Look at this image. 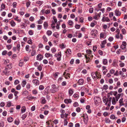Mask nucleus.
I'll return each instance as SVG.
<instances>
[{
  "instance_id": "obj_26",
  "label": "nucleus",
  "mask_w": 127,
  "mask_h": 127,
  "mask_svg": "<svg viewBox=\"0 0 127 127\" xmlns=\"http://www.w3.org/2000/svg\"><path fill=\"white\" fill-rule=\"evenodd\" d=\"M43 25L44 29H46L48 26V23L46 22H44Z\"/></svg>"
},
{
  "instance_id": "obj_56",
  "label": "nucleus",
  "mask_w": 127,
  "mask_h": 127,
  "mask_svg": "<svg viewBox=\"0 0 127 127\" xmlns=\"http://www.w3.org/2000/svg\"><path fill=\"white\" fill-rule=\"evenodd\" d=\"M86 52L88 54H90L91 53V51L90 50H86Z\"/></svg>"
},
{
  "instance_id": "obj_40",
  "label": "nucleus",
  "mask_w": 127,
  "mask_h": 127,
  "mask_svg": "<svg viewBox=\"0 0 127 127\" xmlns=\"http://www.w3.org/2000/svg\"><path fill=\"white\" fill-rule=\"evenodd\" d=\"M66 46L64 45V44H62L60 45V47L61 49H63L65 48Z\"/></svg>"
},
{
  "instance_id": "obj_39",
  "label": "nucleus",
  "mask_w": 127,
  "mask_h": 127,
  "mask_svg": "<svg viewBox=\"0 0 127 127\" xmlns=\"http://www.w3.org/2000/svg\"><path fill=\"white\" fill-rule=\"evenodd\" d=\"M27 116V113H25L23 114L22 117V118L23 120H24L25 118H26Z\"/></svg>"
},
{
  "instance_id": "obj_24",
  "label": "nucleus",
  "mask_w": 127,
  "mask_h": 127,
  "mask_svg": "<svg viewBox=\"0 0 127 127\" xmlns=\"http://www.w3.org/2000/svg\"><path fill=\"white\" fill-rule=\"evenodd\" d=\"M85 118H84V122L85 123L86 122L87 123L88 120V116L87 115H86L85 116Z\"/></svg>"
},
{
  "instance_id": "obj_5",
  "label": "nucleus",
  "mask_w": 127,
  "mask_h": 127,
  "mask_svg": "<svg viewBox=\"0 0 127 127\" xmlns=\"http://www.w3.org/2000/svg\"><path fill=\"white\" fill-rule=\"evenodd\" d=\"M97 33V30L93 29L91 31V34L93 36H96Z\"/></svg>"
},
{
  "instance_id": "obj_11",
  "label": "nucleus",
  "mask_w": 127,
  "mask_h": 127,
  "mask_svg": "<svg viewBox=\"0 0 127 127\" xmlns=\"http://www.w3.org/2000/svg\"><path fill=\"white\" fill-rule=\"evenodd\" d=\"M43 58V57L40 54L38 55L36 57L37 60L40 61Z\"/></svg>"
},
{
  "instance_id": "obj_41",
  "label": "nucleus",
  "mask_w": 127,
  "mask_h": 127,
  "mask_svg": "<svg viewBox=\"0 0 127 127\" xmlns=\"http://www.w3.org/2000/svg\"><path fill=\"white\" fill-rule=\"evenodd\" d=\"M21 89V86L20 84L18 85L16 87V89L18 90H20Z\"/></svg>"
},
{
  "instance_id": "obj_63",
  "label": "nucleus",
  "mask_w": 127,
  "mask_h": 127,
  "mask_svg": "<svg viewBox=\"0 0 127 127\" xmlns=\"http://www.w3.org/2000/svg\"><path fill=\"white\" fill-rule=\"evenodd\" d=\"M17 3L16 2H13V6L14 8H15L16 7Z\"/></svg>"
},
{
  "instance_id": "obj_50",
  "label": "nucleus",
  "mask_w": 127,
  "mask_h": 127,
  "mask_svg": "<svg viewBox=\"0 0 127 127\" xmlns=\"http://www.w3.org/2000/svg\"><path fill=\"white\" fill-rule=\"evenodd\" d=\"M13 97V95L12 94H10L8 96V98L9 99H11Z\"/></svg>"
},
{
  "instance_id": "obj_42",
  "label": "nucleus",
  "mask_w": 127,
  "mask_h": 127,
  "mask_svg": "<svg viewBox=\"0 0 127 127\" xmlns=\"http://www.w3.org/2000/svg\"><path fill=\"white\" fill-rule=\"evenodd\" d=\"M121 49L123 50H125L124 52H126V47L124 46H123V45H121Z\"/></svg>"
},
{
  "instance_id": "obj_34",
  "label": "nucleus",
  "mask_w": 127,
  "mask_h": 127,
  "mask_svg": "<svg viewBox=\"0 0 127 127\" xmlns=\"http://www.w3.org/2000/svg\"><path fill=\"white\" fill-rule=\"evenodd\" d=\"M117 61L116 60H115L113 61V65L115 66H117Z\"/></svg>"
},
{
  "instance_id": "obj_44",
  "label": "nucleus",
  "mask_w": 127,
  "mask_h": 127,
  "mask_svg": "<svg viewBox=\"0 0 127 127\" xmlns=\"http://www.w3.org/2000/svg\"><path fill=\"white\" fill-rule=\"evenodd\" d=\"M43 38L44 42H47L48 40L45 36L44 35L43 37Z\"/></svg>"
},
{
  "instance_id": "obj_59",
  "label": "nucleus",
  "mask_w": 127,
  "mask_h": 127,
  "mask_svg": "<svg viewBox=\"0 0 127 127\" xmlns=\"http://www.w3.org/2000/svg\"><path fill=\"white\" fill-rule=\"evenodd\" d=\"M29 19L30 21H33L34 20V18L33 17L31 16L30 18Z\"/></svg>"
},
{
  "instance_id": "obj_43",
  "label": "nucleus",
  "mask_w": 127,
  "mask_h": 127,
  "mask_svg": "<svg viewBox=\"0 0 127 127\" xmlns=\"http://www.w3.org/2000/svg\"><path fill=\"white\" fill-rule=\"evenodd\" d=\"M44 88V86L42 85H40L39 86V89L40 90H42Z\"/></svg>"
},
{
  "instance_id": "obj_31",
  "label": "nucleus",
  "mask_w": 127,
  "mask_h": 127,
  "mask_svg": "<svg viewBox=\"0 0 127 127\" xmlns=\"http://www.w3.org/2000/svg\"><path fill=\"white\" fill-rule=\"evenodd\" d=\"M67 23L68 24L71 26H72L73 24V22L71 20H69Z\"/></svg>"
},
{
  "instance_id": "obj_2",
  "label": "nucleus",
  "mask_w": 127,
  "mask_h": 127,
  "mask_svg": "<svg viewBox=\"0 0 127 127\" xmlns=\"http://www.w3.org/2000/svg\"><path fill=\"white\" fill-rule=\"evenodd\" d=\"M61 56L62 54L61 52H59L58 54H56L55 55V57L57 58V60L58 61H60L61 60Z\"/></svg>"
},
{
  "instance_id": "obj_25",
  "label": "nucleus",
  "mask_w": 127,
  "mask_h": 127,
  "mask_svg": "<svg viewBox=\"0 0 127 127\" xmlns=\"http://www.w3.org/2000/svg\"><path fill=\"white\" fill-rule=\"evenodd\" d=\"M26 110V108L25 106H22L21 108V112L22 113L25 112Z\"/></svg>"
},
{
  "instance_id": "obj_36",
  "label": "nucleus",
  "mask_w": 127,
  "mask_h": 127,
  "mask_svg": "<svg viewBox=\"0 0 127 127\" xmlns=\"http://www.w3.org/2000/svg\"><path fill=\"white\" fill-rule=\"evenodd\" d=\"M105 122L107 123H109L111 122V121L107 118H106L105 119Z\"/></svg>"
},
{
  "instance_id": "obj_8",
  "label": "nucleus",
  "mask_w": 127,
  "mask_h": 127,
  "mask_svg": "<svg viewBox=\"0 0 127 127\" xmlns=\"http://www.w3.org/2000/svg\"><path fill=\"white\" fill-rule=\"evenodd\" d=\"M6 68L3 71V73L6 75H8L10 74V71Z\"/></svg>"
},
{
  "instance_id": "obj_54",
  "label": "nucleus",
  "mask_w": 127,
  "mask_h": 127,
  "mask_svg": "<svg viewBox=\"0 0 127 127\" xmlns=\"http://www.w3.org/2000/svg\"><path fill=\"white\" fill-rule=\"evenodd\" d=\"M103 101L104 103H106L107 100V98L105 97H104L103 98Z\"/></svg>"
},
{
  "instance_id": "obj_15",
  "label": "nucleus",
  "mask_w": 127,
  "mask_h": 127,
  "mask_svg": "<svg viewBox=\"0 0 127 127\" xmlns=\"http://www.w3.org/2000/svg\"><path fill=\"white\" fill-rule=\"evenodd\" d=\"M41 103L42 104H45L46 102L45 98L43 97H42L41 98Z\"/></svg>"
},
{
  "instance_id": "obj_55",
  "label": "nucleus",
  "mask_w": 127,
  "mask_h": 127,
  "mask_svg": "<svg viewBox=\"0 0 127 127\" xmlns=\"http://www.w3.org/2000/svg\"><path fill=\"white\" fill-rule=\"evenodd\" d=\"M122 33L123 34H125L126 33V31L125 29H123L121 30Z\"/></svg>"
},
{
  "instance_id": "obj_18",
  "label": "nucleus",
  "mask_w": 127,
  "mask_h": 127,
  "mask_svg": "<svg viewBox=\"0 0 127 127\" xmlns=\"http://www.w3.org/2000/svg\"><path fill=\"white\" fill-rule=\"evenodd\" d=\"M32 82L36 85H38L39 84V81L38 80L36 79H33V80Z\"/></svg>"
},
{
  "instance_id": "obj_1",
  "label": "nucleus",
  "mask_w": 127,
  "mask_h": 127,
  "mask_svg": "<svg viewBox=\"0 0 127 127\" xmlns=\"http://www.w3.org/2000/svg\"><path fill=\"white\" fill-rule=\"evenodd\" d=\"M92 77L94 79H96L97 78H99V74L97 72H92L91 74Z\"/></svg>"
},
{
  "instance_id": "obj_28",
  "label": "nucleus",
  "mask_w": 127,
  "mask_h": 127,
  "mask_svg": "<svg viewBox=\"0 0 127 127\" xmlns=\"http://www.w3.org/2000/svg\"><path fill=\"white\" fill-rule=\"evenodd\" d=\"M43 3V1H37L36 2V4H38L39 6H40Z\"/></svg>"
},
{
  "instance_id": "obj_27",
  "label": "nucleus",
  "mask_w": 127,
  "mask_h": 127,
  "mask_svg": "<svg viewBox=\"0 0 127 127\" xmlns=\"http://www.w3.org/2000/svg\"><path fill=\"white\" fill-rule=\"evenodd\" d=\"M108 63V61L106 59H104L102 60V63L103 64L106 65Z\"/></svg>"
},
{
  "instance_id": "obj_16",
  "label": "nucleus",
  "mask_w": 127,
  "mask_h": 127,
  "mask_svg": "<svg viewBox=\"0 0 127 127\" xmlns=\"http://www.w3.org/2000/svg\"><path fill=\"white\" fill-rule=\"evenodd\" d=\"M64 102L65 103H70L72 102V100L70 99H66L64 100Z\"/></svg>"
},
{
  "instance_id": "obj_64",
  "label": "nucleus",
  "mask_w": 127,
  "mask_h": 127,
  "mask_svg": "<svg viewBox=\"0 0 127 127\" xmlns=\"http://www.w3.org/2000/svg\"><path fill=\"white\" fill-rule=\"evenodd\" d=\"M32 92L33 94H36L37 93V92L36 90H33L32 91Z\"/></svg>"
},
{
  "instance_id": "obj_49",
  "label": "nucleus",
  "mask_w": 127,
  "mask_h": 127,
  "mask_svg": "<svg viewBox=\"0 0 127 127\" xmlns=\"http://www.w3.org/2000/svg\"><path fill=\"white\" fill-rule=\"evenodd\" d=\"M103 89L106 90L108 88V86L106 85H105L103 86Z\"/></svg>"
},
{
  "instance_id": "obj_14",
  "label": "nucleus",
  "mask_w": 127,
  "mask_h": 127,
  "mask_svg": "<svg viewBox=\"0 0 127 127\" xmlns=\"http://www.w3.org/2000/svg\"><path fill=\"white\" fill-rule=\"evenodd\" d=\"M12 64H7L5 67L6 68L8 69H10L12 68Z\"/></svg>"
},
{
  "instance_id": "obj_47",
  "label": "nucleus",
  "mask_w": 127,
  "mask_h": 127,
  "mask_svg": "<svg viewBox=\"0 0 127 127\" xmlns=\"http://www.w3.org/2000/svg\"><path fill=\"white\" fill-rule=\"evenodd\" d=\"M31 2L30 1H28L26 3V6L27 8L31 4Z\"/></svg>"
},
{
  "instance_id": "obj_10",
  "label": "nucleus",
  "mask_w": 127,
  "mask_h": 127,
  "mask_svg": "<svg viewBox=\"0 0 127 127\" xmlns=\"http://www.w3.org/2000/svg\"><path fill=\"white\" fill-rule=\"evenodd\" d=\"M103 22L106 21L108 22L110 21L109 19L107 17H105L104 16L103 17L102 19L101 20Z\"/></svg>"
},
{
  "instance_id": "obj_58",
  "label": "nucleus",
  "mask_w": 127,
  "mask_h": 127,
  "mask_svg": "<svg viewBox=\"0 0 127 127\" xmlns=\"http://www.w3.org/2000/svg\"><path fill=\"white\" fill-rule=\"evenodd\" d=\"M19 83V81L18 80H16L15 81L14 84L15 85H16Z\"/></svg>"
},
{
  "instance_id": "obj_6",
  "label": "nucleus",
  "mask_w": 127,
  "mask_h": 127,
  "mask_svg": "<svg viewBox=\"0 0 127 127\" xmlns=\"http://www.w3.org/2000/svg\"><path fill=\"white\" fill-rule=\"evenodd\" d=\"M100 100V98L99 97L96 96L94 97V100L96 104H97L98 103H99Z\"/></svg>"
},
{
  "instance_id": "obj_62",
  "label": "nucleus",
  "mask_w": 127,
  "mask_h": 127,
  "mask_svg": "<svg viewBox=\"0 0 127 127\" xmlns=\"http://www.w3.org/2000/svg\"><path fill=\"white\" fill-rule=\"evenodd\" d=\"M36 51H35L32 50L31 53V55L32 56H34L36 54Z\"/></svg>"
},
{
  "instance_id": "obj_38",
  "label": "nucleus",
  "mask_w": 127,
  "mask_h": 127,
  "mask_svg": "<svg viewBox=\"0 0 127 127\" xmlns=\"http://www.w3.org/2000/svg\"><path fill=\"white\" fill-rule=\"evenodd\" d=\"M59 74V73L58 72H56L53 75L54 77L55 78H57L58 76V75Z\"/></svg>"
},
{
  "instance_id": "obj_13",
  "label": "nucleus",
  "mask_w": 127,
  "mask_h": 127,
  "mask_svg": "<svg viewBox=\"0 0 127 127\" xmlns=\"http://www.w3.org/2000/svg\"><path fill=\"white\" fill-rule=\"evenodd\" d=\"M58 88L51 89H50V92L51 93H54L58 91Z\"/></svg>"
},
{
  "instance_id": "obj_12",
  "label": "nucleus",
  "mask_w": 127,
  "mask_h": 127,
  "mask_svg": "<svg viewBox=\"0 0 127 127\" xmlns=\"http://www.w3.org/2000/svg\"><path fill=\"white\" fill-rule=\"evenodd\" d=\"M102 70L103 73L104 75H105L107 71V69H106V67L104 66H103L102 67Z\"/></svg>"
},
{
  "instance_id": "obj_57",
  "label": "nucleus",
  "mask_w": 127,
  "mask_h": 127,
  "mask_svg": "<svg viewBox=\"0 0 127 127\" xmlns=\"http://www.w3.org/2000/svg\"><path fill=\"white\" fill-rule=\"evenodd\" d=\"M30 47L29 45H27L25 47L26 50L27 51H29Z\"/></svg>"
},
{
  "instance_id": "obj_35",
  "label": "nucleus",
  "mask_w": 127,
  "mask_h": 127,
  "mask_svg": "<svg viewBox=\"0 0 127 127\" xmlns=\"http://www.w3.org/2000/svg\"><path fill=\"white\" fill-rule=\"evenodd\" d=\"M45 57L47 58H48L50 56L52 57V55L50 54L49 53H46L45 55Z\"/></svg>"
},
{
  "instance_id": "obj_9",
  "label": "nucleus",
  "mask_w": 127,
  "mask_h": 127,
  "mask_svg": "<svg viewBox=\"0 0 127 127\" xmlns=\"http://www.w3.org/2000/svg\"><path fill=\"white\" fill-rule=\"evenodd\" d=\"M123 98H121L119 100V105L120 106L124 105V103Z\"/></svg>"
},
{
  "instance_id": "obj_32",
  "label": "nucleus",
  "mask_w": 127,
  "mask_h": 127,
  "mask_svg": "<svg viewBox=\"0 0 127 127\" xmlns=\"http://www.w3.org/2000/svg\"><path fill=\"white\" fill-rule=\"evenodd\" d=\"M112 103L113 105H115L116 103L115 98L114 97H113L112 98Z\"/></svg>"
},
{
  "instance_id": "obj_19",
  "label": "nucleus",
  "mask_w": 127,
  "mask_h": 127,
  "mask_svg": "<svg viewBox=\"0 0 127 127\" xmlns=\"http://www.w3.org/2000/svg\"><path fill=\"white\" fill-rule=\"evenodd\" d=\"M69 95L71 96L73 93V90L72 89H70L68 90Z\"/></svg>"
},
{
  "instance_id": "obj_48",
  "label": "nucleus",
  "mask_w": 127,
  "mask_h": 127,
  "mask_svg": "<svg viewBox=\"0 0 127 127\" xmlns=\"http://www.w3.org/2000/svg\"><path fill=\"white\" fill-rule=\"evenodd\" d=\"M11 101H8L7 102V106L8 107H10L11 106Z\"/></svg>"
},
{
  "instance_id": "obj_20",
  "label": "nucleus",
  "mask_w": 127,
  "mask_h": 127,
  "mask_svg": "<svg viewBox=\"0 0 127 127\" xmlns=\"http://www.w3.org/2000/svg\"><path fill=\"white\" fill-rule=\"evenodd\" d=\"M85 57L86 59V63H87L90 62L91 59L89 57H88L86 55H85Z\"/></svg>"
},
{
  "instance_id": "obj_53",
  "label": "nucleus",
  "mask_w": 127,
  "mask_h": 127,
  "mask_svg": "<svg viewBox=\"0 0 127 127\" xmlns=\"http://www.w3.org/2000/svg\"><path fill=\"white\" fill-rule=\"evenodd\" d=\"M73 96L74 97L76 98H78L79 97L78 95L77 94H74Z\"/></svg>"
},
{
  "instance_id": "obj_37",
  "label": "nucleus",
  "mask_w": 127,
  "mask_h": 127,
  "mask_svg": "<svg viewBox=\"0 0 127 127\" xmlns=\"http://www.w3.org/2000/svg\"><path fill=\"white\" fill-rule=\"evenodd\" d=\"M13 120V118L11 117H10L7 118V121L9 122H12Z\"/></svg>"
},
{
  "instance_id": "obj_21",
  "label": "nucleus",
  "mask_w": 127,
  "mask_h": 127,
  "mask_svg": "<svg viewBox=\"0 0 127 127\" xmlns=\"http://www.w3.org/2000/svg\"><path fill=\"white\" fill-rule=\"evenodd\" d=\"M118 94L117 95L115 96V98H116V100L117 101L120 98V96H121V94Z\"/></svg>"
},
{
  "instance_id": "obj_52",
  "label": "nucleus",
  "mask_w": 127,
  "mask_h": 127,
  "mask_svg": "<svg viewBox=\"0 0 127 127\" xmlns=\"http://www.w3.org/2000/svg\"><path fill=\"white\" fill-rule=\"evenodd\" d=\"M115 72V70L113 69H111L109 71V72L112 74H114Z\"/></svg>"
},
{
  "instance_id": "obj_61",
  "label": "nucleus",
  "mask_w": 127,
  "mask_h": 127,
  "mask_svg": "<svg viewBox=\"0 0 127 127\" xmlns=\"http://www.w3.org/2000/svg\"><path fill=\"white\" fill-rule=\"evenodd\" d=\"M30 84L29 83L27 84L26 86V88L27 89H29L30 88Z\"/></svg>"
},
{
  "instance_id": "obj_60",
  "label": "nucleus",
  "mask_w": 127,
  "mask_h": 127,
  "mask_svg": "<svg viewBox=\"0 0 127 127\" xmlns=\"http://www.w3.org/2000/svg\"><path fill=\"white\" fill-rule=\"evenodd\" d=\"M110 118L112 119H115V116L113 114H112L110 116Z\"/></svg>"
},
{
  "instance_id": "obj_33",
  "label": "nucleus",
  "mask_w": 127,
  "mask_h": 127,
  "mask_svg": "<svg viewBox=\"0 0 127 127\" xmlns=\"http://www.w3.org/2000/svg\"><path fill=\"white\" fill-rule=\"evenodd\" d=\"M53 36L56 38H58L59 36V35L57 32H55L53 34Z\"/></svg>"
},
{
  "instance_id": "obj_46",
  "label": "nucleus",
  "mask_w": 127,
  "mask_h": 127,
  "mask_svg": "<svg viewBox=\"0 0 127 127\" xmlns=\"http://www.w3.org/2000/svg\"><path fill=\"white\" fill-rule=\"evenodd\" d=\"M29 34L30 35H32L33 34V31L32 30H30L29 31Z\"/></svg>"
},
{
  "instance_id": "obj_22",
  "label": "nucleus",
  "mask_w": 127,
  "mask_h": 127,
  "mask_svg": "<svg viewBox=\"0 0 127 127\" xmlns=\"http://www.w3.org/2000/svg\"><path fill=\"white\" fill-rule=\"evenodd\" d=\"M84 82V80L83 79H79L78 82L79 85H82Z\"/></svg>"
},
{
  "instance_id": "obj_7",
  "label": "nucleus",
  "mask_w": 127,
  "mask_h": 127,
  "mask_svg": "<svg viewBox=\"0 0 127 127\" xmlns=\"http://www.w3.org/2000/svg\"><path fill=\"white\" fill-rule=\"evenodd\" d=\"M50 88V86H48L45 89L44 91L45 92V94L46 95H48L49 94L50 91L49 89Z\"/></svg>"
},
{
  "instance_id": "obj_51",
  "label": "nucleus",
  "mask_w": 127,
  "mask_h": 127,
  "mask_svg": "<svg viewBox=\"0 0 127 127\" xmlns=\"http://www.w3.org/2000/svg\"><path fill=\"white\" fill-rule=\"evenodd\" d=\"M6 47L9 50L11 48L12 45H7L6 46Z\"/></svg>"
},
{
  "instance_id": "obj_30",
  "label": "nucleus",
  "mask_w": 127,
  "mask_h": 127,
  "mask_svg": "<svg viewBox=\"0 0 127 127\" xmlns=\"http://www.w3.org/2000/svg\"><path fill=\"white\" fill-rule=\"evenodd\" d=\"M97 24L96 21H95L94 22H92L90 24V26L92 27H94L95 25Z\"/></svg>"
},
{
  "instance_id": "obj_45",
  "label": "nucleus",
  "mask_w": 127,
  "mask_h": 127,
  "mask_svg": "<svg viewBox=\"0 0 127 127\" xmlns=\"http://www.w3.org/2000/svg\"><path fill=\"white\" fill-rule=\"evenodd\" d=\"M46 33L48 35H50L51 34L52 32L51 31L48 30L47 31Z\"/></svg>"
},
{
  "instance_id": "obj_23",
  "label": "nucleus",
  "mask_w": 127,
  "mask_h": 127,
  "mask_svg": "<svg viewBox=\"0 0 127 127\" xmlns=\"http://www.w3.org/2000/svg\"><path fill=\"white\" fill-rule=\"evenodd\" d=\"M10 24L11 26L14 27L16 25V24L15 22L13 20H11L10 22Z\"/></svg>"
},
{
  "instance_id": "obj_4",
  "label": "nucleus",
  "mask_w": 127,
  "mask_h": 127,
  "mask_svg": "<svg viewBox=\"0 0 127 127\" xmlns=\"http://www.w3.org/2000/svg\"><path fill=\"white\" fill-rule=\"evenodd\" d=\"M121 14V12L119 11V9H117L115 11V15L116 16H120Z\"/></svg>"
},
{
  "instance_id": "obj_3",
  "label": "nucleus",
  "mask_w": 127,
  "mask_h": 127,
  "mask_svg": "<svg viewBox=\"0 0 127 127\" xmlns=\"http://www.w3.org/2000/svg\"><path fill=\"white\" fill-rule=\"evenodd\" d=\"M112 99L111 97H108L107 98V100L105 104L107 105L109 107L110 106L111 104V101Z\"/></svg>"
},
{
  "instance_id": "obj_17",
  "label": "nucleus",
  "mask_w": 127,
  "mask_h": 127,
  "mask_svg": "<svg viewBox=\"0 0 127 127\" xmlns=\"http://www.w3.org/2000/svg\"><path fill=\"white\" fill-rule=\"evenodd\" d=\"M66 53V56H68L71 54V51L70 49H67L65 52Z\"/></svg>"
},
{
  "instance_id": "obj_29",
  "label": "nucleus",
  "mask_w": 127,
  "mask_h": 127,
  "mask_svg": "<svg viewBox=\"0 0 127 127\" xmlns=\"http://www.w3.org/2000/svg\"><path fill=\"white\" fill-rule=\"evenodd\" d=\"M26 84V82L25 80H23L22 81L21 85L23 87H24Z\"/></svg>"
}]
</instances>
